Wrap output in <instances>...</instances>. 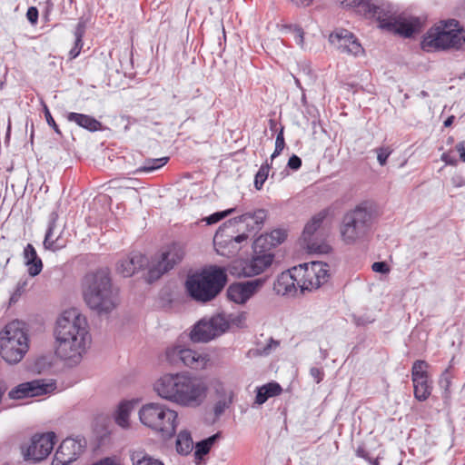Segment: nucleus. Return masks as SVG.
<instances>
[{
  "label": "nucleus",
  "mask_w": 465,
  "mask_h": 465,
  "mask_svg": "<svg viewBox=\"0 0 465 465\" xmlns=\"http://www.w3.org/2000/svg\"><path fill=\"white\" fill-rule=\"evenodd\" d=\"M421 27L422 22L420 17L399 15L392 22L384 23L382 30L404 38H411L420 33Z\"/></svg>",
  "instance_id": "nucleus-16"
},
{
  "label": "nucleus",
  "mask_w": 465,
  "mask_h": 465,
  "mask_svg": "<svg viewBox=\"0 0 465 465\" xmlns=\"http://www.w3.org/2000/svg\"><path fill=\"white\" fill-rule=\"evenodd\" d=\"M328 214L329 211L327 209H323L313 215L305 224L302 237L310 251L320 253H327L331 251L330 245L318 244L313 241L315 233L320 230Z\"/></svg>",
  "instance_id": "nucleus-17"
},
{
  "label": "nucleus",
  "mask_w": 465,
  "mask_h": 465,
  "mask_svg": "<svg viewBox=\"0 0 465 465\" xmlns=\"http://www.w3.org/2000/svg\"><path fill=\"white\" fill-rule=\"evenodd\" d=\"M440 387L444 391L447 395L450 394V388L451 385V374L449 369H446L440 377L439 381Z\"/></svg>",
  "instance_id": "nucleus-46"
},
{
  "label": "nucleus",
  "mask_w": 465,
  "mask_h": 465,
  "mask_svg": "<svg viewBox=\"0 0 465 465\" xmlns=\"http://www.w3.org/2000/svg\"><path fill=\"white\" fill-rule=\"evenodd\" d=\"M463 32L458 20H440L423 35L420 47L428 53L461 50L465 47Z\"/></svg>",
  "instance_id": "nucleus-5"
},
{
  "label": "nucleus",
  "mask_w": 465,
  "mask_h": 465,
  "mask_svg": "<svg viewBox=\"0 0 465 465\" xmlns=\"http://www.w3.org/2000/svg\"><path fill=\"white\" fill-rule=\"evenodd\" d=\"M169 161V157L161 158H148L145 159L143 163L138 167L134 173L138 174L141 173H152L161 167L164 166Z\"/></svg>",
  "instance_id": "nucleus-33"
},
{
  "label": "nucleus",
  "mask_w": 465,
  "mask_h": 465,
  "mask_svg": "<svg viewBox=\"0 0 465 465\" xmlns=\"http://www.w3.org/2000/svg\"><path fill=\"white\" fill-rule=\"evenodd\" d=\"M301 268H305L306 277L309 279V284L303 286L305 289H318L322 285L328 282L331 274L329 273V265L322 262H312L311 265L312 272L313 273V277H311V272L308 269V264L304 263L303 265H300Z\"/></svg>",
  "instance_id": "nucleus-21"
},
{
  "label": "nucleus",
  "mask_w": 465,
  "mask_h": 465,
  "mask_svg": "<svg viewBox=\"0 0 465 465\" xmlns=\"http://www.w3.org/2000/svg\"><path fill=\"white\" fill-rule=\"evenodd\" d=\"M55 354L68 364H77L85 351L87 322L76 312H65L56 321L54 329Z\"/></svg>",
  "instance_id": "nucleus-1"
},
{
  "label": "nucleus",
  "mask_w": 465,
  "mask_h": 465,
  "mask_svg": "<svg viewBox=\"0 0 465 465\" xmlns=\"http://www.w3.org/2000/svg\"><path fill=\"white\" fill-rule=\"evenodd\" d=\"M294 32H295V38H296L297 44L302 45L303 44V35H304L302 28L298 25H295Z\"/></svg>",
  "instance_id": "nucleus-56"
},
{
  "label": "nucleus",
  "mask_w": 465,
  "mask_h": 465,
  "mask_svg": "<svg viewBox=\"0 0 465 465\" xmlns=\"http://www.w3.org/2000/svg\"><path fill=\"white\" fill-rule=\"evenodd\" d=\"M157 395L182 407H199L206 398V383L187 373H166L153 384Z\"/></svg>",
  "instance_id": "nucleus-2"
},
{
  "label": "nucleus",
  "mask_w": 465,
  "mask_h": 465,
  "mask_svg": "<svg viewBox=\"0 0 465 465\" xmlns=\"http://www.w3.org/2000/svg\"><path fill=\"white\" fill-rule=\"evenodd\" d=\"M429 364L426 361L423 360H416L411 367V380L414 381H421L429 379L428 374Z\"/></svg>",
  "instance_id": "nucleus-37"
},
{
  "label": "nucleus",
  "mask_w": 465,
  "mask_h": 465,
  "mask_svg": "<svg viewBox=\"0 0 465 465\" xmlns=\"http://www.w3.org/2000/svg\"><path fill=\"white\" fill-rule=\"evenodd\" d=\"M248 238V233H237L232 229L220 226L213 237V245L218 254L231 257L238 253Z\"/></svg>",
  "instance_id": "nucleus-11"
},
{
  "label": "nucleus",
  "mask_w": 465,
  "mask_h": 465,
  "mask_svg": "<svg viewBox=\"0 0 465 465\" xmlns=\"http://www.w3.org/2000/svg\"><path fill=\"white\" fill-rule=\"evenodd\" d=\"M66 119L68 122L74 123L79 127L92 133L104 129L100 121L88 114L70 112L66 114Z\"/></svg>",
  "instance_id": "nucleus-25"
},
{
  "label": "nucleus",
  "mask_w": 465,
  "mask_h": 465,
  "mask_svg": "<svg viewBox=\"0 0 465 465\" xmlns=\"http://www.w3.org/2000/svg\"><path fill=\"white\" fill-rule=\"evenodd\" d=\"M222 433L220 431L213 434L195 443L194 458L195 460H202L207 455L212 447L221 439Z\"/></svg>",
  "instance_id": "nucleus-29"
},
{
  "label": "nucleus",
  "mask_w": 465,
  "mask_h": 465,
  "mask_svg": "<svg viewBox=\"0 0 465 465\" xmlns=\"http://www.w3.org/2000/svg\"><path fill=\"white\" fill-rule=\"evenodd\" d=\"M356 455L360 458L367 460L371 465H379L378 459H374L371 456L370 452L362 447H359L356 450Z\"/></svg>",
  "instance_id": "nucleus-49"
},
{
  "label": "nucleus",
  "mask_w": 465,
  "mask_h": 465,
  "mask_svg": "<svg viewBox=\"0 0 465 465\" xmlns=\"http://www.w3.org/2000/svg\"><path fill=\"white\" fill-rule=\"evenodd\" d=\"M413 389H414V397L419 401H426L431 394L432 385L431 382L427 380L421 381H414Z\"/></svg>",
  "instance_id": "nucleus-32"
},
{
  "label": "nucleus",
  "mask_w": 465,
  "mask_h": 465,
  "mask_svg": "<svg viewBox=\"0 0 465 465\" xmlns=\"http://www.w3.org/2000/svg\"><path fill=\"white\" fill-rule=\"evenodd\" d=\"M193 441L191 433L187 430L181 431L176 439V451L181 455H188L192 452Z\"/></svg>",
  "instance_id": "nucleus-31"
},
{
  "label": "nucleus",
  "mask_w": 465,
  "mask_h": 465,
  "mask_svg": "<svg viewBox=\"0 0 465 465\" xmlns=\"http://www.w3.org/2000/svg\"><path fill=\"white\" fill-rule=\"evenodd\" d=\"M375 213L374 204L363 201L354 209L348 211L341 223V236L346 244H353L364 238L371 228Z\"/></svg>",
  "instance_id": "nucleus-6"
},
{
  "label": "nucleus",
  "mask_w": 465,
  "mask_h": 465,
  "mask_svg": "<svg viewBox=\"0 0 465 465\" xmlns=\"http://www.w3.org/2000/svg\"><path fill=\"white\" fill-rule=\"evenodd\" d=\"M210 361L207 354L199 353L189 348H184L183 365L193 370L204 369Z\"/></svg>",
  "instance_id": "nucleus-26"
},
{
  "label": "nucleus",
  "mask_w": 465,
  "mask_h": 465,
  "mask_svg": "<svg viewBox=\"0 0 465 465\" xmlns=\"http://www.w3.org/2000/svg\"><path fill=\"white\" fill-rule=\"evenodd\" d=\"M27 392L28 391L25 390V383H21L15 386L14 389H12L9 391L8 396L10 399L19 400L28 398Z\"/></svg>",
  "instance_id": "nucleus-47"
},
{
  "label": "nucleus",
  "mask_w": 465,
  "mask_h": 465,
  "mask_svg": "<svg viewBox=\"0 0 465 465\" xmlns=\"http://www.w3.org/2000/svg\"><path fill=\"white\" fill-rule=\"evenodd\" d=\"M267 218V211L257 209L254 212L245 213L237 217L227 220L222 226L227 229H232L237 233H257L262 227Z\"/></svg>",
  "instance_id": "nucleus-12"
},
{
  "label": "nucleus",
  "mask_w": 465,
  "mask_h": 465,
  "mask_svg": "<svg viewBox=\"0 0 465 465\" xmlns=\"http://www.w3.org/2000/svg\"><path fill=\"white\" fill-rule=\"evenodd\" d=\"M329 42L341 53L358 54L361 45L355 35L347 29H338L329 36Z\"/></svg>",
  "instance_id": "nucleus-18"
},
{
  "label": "nucleus",
  "mask_w": 465,
  "mask_h": 465,
  "mask_svg": "<svg viewBox=\"0 0 465 465\" xmlns=\"http://www.w3.org/2000/svg\"><path fill=\"white\" fill-rule=\"evenodd\" d=\"M45 358H39L36 360L35 361V368L37 370L38 372H41V367L42 365H45Z\"/></svg>",
  "instance_id": "nucleus-64"
},
{
  "label": "nucleus",
  "mask_w": 465,
  "mask_h": 465,
  "mask_svg": "<svg viewBox=\"0 0 465 465\" xmlns=\"http://www.w3.org/2000/svg\"><path fill=\"white\" fill-rule=\"evenodd\" d=\"M283 133H284V127L281 126V128L277 134V136H276L274 152L272 153V155L270 157L271 162H272L276 157H278L282 153V150L285 147V140H284Z\"/></svg>",
  "instance_id": "nucleus-41"
},
{
  "label": "nucleus",
  "mask_w": 465,
  "mask_h": 465,
  "mask_svg": "<svg viewBox=\"0 0 465 465\" xmlns=\"http://www.w3.org/2000/svg\"><path fill=\"white\" fill-rule=\"evenodd\" d=\"M82 293L86 305L93 311L108 313L116 307L117 291L114 289L107 267L90 271L82 279Z\"/></svg>",
  "instance_id": "nucleus-3"
},
{
  "label": "nucleus",
  "mask_w": 465,
  "mask_h": 465,
  "mask_svg": "<svg viewBox=\"0 0 465 465\" xmlns=\"http://www.w3.org/2000/svg\"><path fill=\"white\" fill-rule=\"evenodd\" d=\"M19 321H14L0 331V355L9 364L18 363L28 351V336Z\"/></svg>",
  "instance_id": "nucleus-8"
},
{
  "label": "nucleus",
  "mask_w": 465,
  "mask_h": 465,
  "mask_svg": "<svg viewBox=\"0 0 465 465\" xmlns=\"http://www.w3.org/2000/svg\"><path fill=\"white\" fill-rule=\"evenodd\" d=\"M310 374L314 379L316 383H320L324 377L323 371L318 367H312L310 370Z\"/></svg>",
  "instance_id": "nucleus-53"
},
{
  "label": "nucleus",
  "mask_w": 465,
  "mask_h": 465,
  "mask_svg": "<svg viewBox=\"0 0 465 465\" xmlns=\"http://www.w3.org/2000/svg\"><path fill=\"white\" fill-rule=\"evenodd\" d=\"M270 237L266 234L260 235L256 238L252 243V249L254 253H273L272 250L275 248L272 245Z\"/></svg>",
  "instance_id": "nucleus-36"
},
{
  "label": "nucleus",
  "mask_w": 465,
  "mask_h": 465,
  "mask_svg": "<svg viewBox=\"0 0 465 465\" xmlns=\"http://www.w3.org/2000/svg\"><path fill=\"white\" fill-rule=\"evenodd\" d=\"M373 322H374V319L371 318L370 316L354 317V323L357 326H365L370 323H372Z\"/></svg>",
  "instance_id": "nucleus-54"
},
{
  "label": "nucleus",
  "mask_w": 465,
  "mask_h": 465,
  "mask_svg": "<svg viewBox=\"0 0 465 465\" xmlns=\"http://www.w3.org/2000/svg\"><path fill=\"white\" fill-rule=\"evenodd\" d=\"M85 29H86L85 23L81 20L76 25L74 32V37H75L74 45V46L75 48L78 47V50H80V51L82 50V47H83V37H84V35L85 34Z\"/></svg>",
  "instance_id": "nucleus-42"
},
{
  "label": "nucleus",
  "mask_w": 465,
  "mask_h": 465,
  "mask_svg": "<svg viewBox=\"0 0 465 465\" xmlns=\"http://www.w3.org/2000/svg\"><path fill=\"white\" fill-rule=\"evenodd\" d=\"M43 112L45 114V118L46 120L47 124L54 130V132L59 135V137H63L62 131L60 130L58 124L54 121V117L51 114V112L47 105L44 104Z\"/></svg>",
  "instance_id": "nucleus-44"
},
{
  "label": "nucleus",
  "mask_w": 465,
  "mask_h": 465,
  "mask_svg": "<svg viewBox=\"0 0 465 465\" xmlns=\"http://www.w3.org/2000/svg\"><path fill=\"white\" fill-rule=\"evenodd\" d=\"M23 257L25 260V265L27 267L28 274L31 277L39 275L43 270L44 264L33 244H26L24 248Z\"/></svg>",
  "instance_id": "nucleus-24"
},
{
  "label": "nucleus",
  "mask_w": 465,
  "mask_h": 465,
  "mask_svg": "<svg viewBox=\"0 0 465 465\" xmlns=\"http://www.w3.org/2000/svg\"><path fill=\"white\" fill-rule=\"evenodd\" d=\"M266 278H257L242 282H234L229 285L226 291L228 300L237 304H244L265 283Z\"/></svg>",
  "instance_id": "nucleus-15"
},
{
  "label": "nucleus",
  "mask_w": 465,
  "mask_h": 465,
  "mask_svg": "<svg viewBox=\"0 0 465 465\" xmlns=\"http://www.w3.org/2000/svg\"><path fill=\"white\" fill-rule=\"evenodd\" d=\"M134 406L131 401H123L115 411L114 420L117 425L126 429L129 427V417Z\"/></svg>",
  "instance_id": "nucleus-30"
},
{
  "label": "nucleus",
  "mask_w": 465,
  "mask_h": 465,
  "mask_svg": "<svg viewBox=\"0 0 465 465\" xmlns=\"http://www.w3.org/2000/svg\"><path fill=\"white\" fill-rule=\"evenodd\" d=\"M54 8V3L52 0H46L45 2V15H47Z\"/></svg>",
  "instance_id": "nucleus-63"
},
{
  "label": "nucleus",
  "mask_w": 465,
  "mask_h": 465,
  "mask_svg": "<svg viewBox=\"0 0 465 465\" xmlns=\"http://www.w3.org/2000/svg\"><path fill=\"white\" fill-rule=\"evenodd\" d=\"M302 159L298 155L292 154L288 160L287 167L292 171H298L302 166Z\"/></svg>",
  "instance_id": "nucleus-51"
},
{
  "label": "nucleus",
  "mask_w": 465,
  "mask_h": 465,
  "mask_svg": "<svg viewBox=\"0 0 465 465\" xmlns=\"http://www.w3.org/2000/svg\"><path fill=\"white\" fill-rule=\"evenodd\" d=\"M227 282L226 270L218 265H211L188 275L185 289L192 300L204 304L214 300Z\"/></svg>",
  "instance_id": "nucleus-4"
},
{
  "label": "nucleus",
  "mask_w": 465,
  "mask_h": 465,
  "mask_svg": "<svg viewBox=\"0 0 465 465\" xmlns=\"http://www.w3.org/2000/svg\"><path fill=\"white\" fill-rule=\"evenodd\" d=\"M456 150L460 153V159L465 162V141L460 142L456 144Z\"/></svg>",
  "instance_id": "nucleus-57"
},
{
  "label": "nucleus",
  "mask_w": 465,
  "mask_h": 465,
  "mask_svg": "<svg viewBox=\"0 0 465 465\" xmlns=\"http://www.w3.org/2000/svg\"><path fill=\"white\" fill-rule=\"evenodd\" d=\"M80 50H78V47L75 48L74 46H73V48L69 51V59L70 60H73L74 58H76L79 54H80Z\"/></svg>",
  "instance_id": "nucleus-62"
},
{
  "label": "nucleus",
  "mask_w": 465,
  "mask_h": 465,
  "mask_svg": "<svg viewBox=\"0 0 465 465\" xmlns=\"http://www.w3.org/2000/svg\"><path fill=\"white\" fill-rule=\"evenodd\" d=\"M377 160L379 163L383 166L387 163L388 158L390 157L391 153V150H390L388 147H380L377 150Z\"/></svg>",
  "instance_id": "nucleus-48"
},
{
  "label": "nucleus",
  "mask_w": 465,
  "mask_h": 465,
  "mask_svg": "<svg viewBox=\"0 0 465 465\" xmlns=\"http://www.w3.org/2000/svg\"><path fill=\"white\" fill-rule=\"evenodd\" d=\"M231 322H235V320L227 319L224 313H218L210 319L203 318L193 325L190 339L193 342H208L224 333Z\"/></svg>",
  "instance_id": "nucleus-10"
},
{
  "label": "nucleus",
  "mask_w": 465,
  "mask_h": 465,
  "mask_svg": "<svg viewBox=\"0 0 465 465\" xmlns=\"http://www.w3.org/2000/svg\"><path fill=\"white\" fill-rule=\"evenodd\" d=\"M226 409V402L223 401H219L214 404L213 412L216 417L221 416Z\"/></svg>",
  "instance_id": "nucleus-55"
},
{
  "label": "nucleus",
  "mask_w": 465,
  "mask_h": 465,
  "mask_svg": "<svg viewBox=\"0 0 465 465\" xmlns=\"http://www.w3.org/2000/svg\"><path fill=\"white\" fill-rule=\"evenodd\" d=\"M26 286H27V280L26 279H24V280L21 279L17 282L15 290L14 291V292L12 293V295L10 297V300H9V303L10 304H13V303H15V302H18L19 298L24 293Z\"/></svg>",
  "instance_id": "nucleus-45"
},
{
  "label": "nucleus",
  "mask_w": 465,
  "mask_h": 465,
  "mask_svg": "<svg viewBox=\"0 0 465 465\" xmlns=\"http://www.w3.org/2000/svg\"><path fill=\"white\" fill-rule=\"evenodd\" d=\"M282 391V388L276 381H271L262 386L257 387L255 391V401L252 407H254V405L263 404L269 398L278 396Z\"/></svg>",
  "instance_id": "nucleus-27"
},
{
  "label": "nucleus",
  "mask_w": 465,
  "mask_h": 465,
  "mask_svg": "<svg viewBox=\"0 0 465 465\" xmlns=\"http://www.w3.org/2000/svg\"><path fill=\"white\" fill-rule=\"evenodd\" d=\"M24 383H25V390L28 391L27 396L28 397H34V388H33L32 381H27V382H24Z\"/></svg>",
  "instance_id": "nucleus-61"
},
{
  "label": "nucleus",
  "mask_w": 465,
  "mask_h": 465,
  "mask_svg": "<svg viewBox=\"0 0 465 465\" xmlns=\"http://www.w3.org/2000/svg\"><path fill=\"white\" fill-rule=\"evenodd\" d=\"M58 220V213L56 211L51 212L49 214L48 227L45 232V240H44V247L46 250H50L52 252H56L62 250L65 247L66 242L64 240L61 238V236H57L55 239H53L54 230L56 226V222Z\"/></svg>",
  "instance_id": "nucleus-23"
},
{
  "label": "nucleus",
  "mask_w": 465,
  "mask_h": 465,
  "mask_svg": "<svg viewBox=\"0 0 465 465\" xmlns=\"http://www.w3.org/2000/svg\"><path fill=\"white\" fill-rule=\"evenodd\" d=\"M267 235L270 237L271 242H272V245L276 247L285 241L287 232L283 229H275L267 233Z\"/></svg>",
  "instance_id": "nucleus-43"
},
{
  "label": "nucleus",
  "mask_w": 465,
  "mask_h": 465,
  "mask_svg": "<svg viewBox=\"0 0 465 465\" xmlns=\"http://www.w3.org/2000/svg\"><path fill=\"white\" fill-rule=\"evenodd\" d=\"M82 452L83 446L74 439L67 438L61 442L54 457L64 462H74Z\"/></svg>",
  "instance_id": "nucleus-22"
},
{
  "label": "nucleus",
  "mask_w": 465,
  "mask_h": 465,
  "mask_svg": "<svg viewBox=\"0 0 465 465\" xmlns=\"http://www.w3.org/2000/svg\"><path fill=\"white\" fill-rule=\"evenodd\" d=\"M133 465H164L160 460L154 459L144 450L134 451L131 454Z\"/></svg>",
  "instance_id": "nucleus-34"
},
{
  "label": "nucleus",
  "mask_w": 465,
  "mask_h": 465,
  "mask_svg": "<svg viewBox=\"0 0 465 465\" xmlns=\"http://www.w3.org/2000/svg\"><path fill=\"white\" fill-rule=\"evenodd\" d=\"M184 257L183 248L178 243H172L164 248L155 264L148 270V280L153 282L172 270Z\"/></svg>",
  "instance_id": "nucleus-13"
},
{
  "label": "nucleus",
  "mask_w": 465,
  "mask_h": 465,
  "mask_svg": "<svg viewBox=\"0 0 465 465\" xmlns=\"http://www.w3.org/2000/svg\"><path fill=\"white\" fill-rule=\"evenodd\" d=\"M148 262V258L145 255L138 252H132L117 262L116 270L124 277H130L135 272L146 267Z\"/></svg>",
  "instance_id": "nucleus-20"
},
{
  "label": "nucleus",
  "mask_w": 465,
  "mask_h": 465,
  "mask_svg": "<svg viewBox=\"0 0 465 465\" xmlns=\"http://www.w3.org/2000/svg\"><path fill=\"white\" fill-rule=\"evenodd\" d=\"M451 183L455 187H462L465 185V179L460 175H456L451 178Z\"/></svg>",
  "instance_id": "nucleus-58"
},
{
  "label": "nucleus",
  "mask_w": 465,
  "mask_h": 465,
  "mask_svg": "<svg viewBox=\"0 0 465 465\" xmlns=\"http://www.w3.org/2000/svg\"><path fill=\"white\" fill-rule=\"evenodd\" d=\"M273 258L274 253H254L252 259L242 262L240 275L252 277L262 273L272 264Z\"/></svg>",
  "instance_id": "nucleus-19"
},
{
  "label": "nucleus",
  "mask_w": 465,
  "mask_h": 465,
  "mask_svg": "<svg viewBox=\"0 0 465 465\" xmlns=\"http://www.w3.org/2000/svg\"><path fill=\"white\" fill-rule=\"evenodd\" d=\"M178 414L164 404L150 402L142 406L139 411L141 422L159 434L163 440L174 436L177 427Z\"/></svg>",
  "instance_id": "nucleus-7"
},
{
  "label": "nucleus",
  "mask_w": 465,
  "mask_h": 465,
  "mask_svg": "<svg viewBox=\"0 0 465 465\" xmlns=\"http://www.w3.org/2000/svg\"><path fill=\"white\" fill-rule=\"evenodd\" d=\"M295 281L291 271L283 272L277 277L273 290L277 294H288L295 289Z\"/></svg>",
  "instance_id": "nucleus-28"
},
{
  "label": "nucleus",
  "mask_w": 465,
  "mask_h": 465,
  "mask_svg": "<svg viewBox=\"0 0 465 465\" xmlns=\"http://www.w3.org/2000/svg\"><path fill=\"white\" fill-rule=\"evenodd\" d=\"M279 345V342L273 340L272 338L270 339L269 343L264 347L263 352L268 354L270 351L272 350V346L276 347Z\"/></svg>",
  "instance_id": "nucleus-59"
},
{
  "label": "nucleus",
  "mask_w": 465,
  "mask_h": 465,
  "mask_svg": "<svg viewBox=\"0 0 465 465\" xmlns=\"http://www.w3.org/2000/svg\"><path fill=\"white\" fill-rule=\"evenodd\" d=\"M38 9L35 6H30L26 12V18L32 25H35L38 21Z\"/></svg>",
  "instance_id": "nucleus-52"
},
{
  "label": "nucleus",
  "mask_w": 465,
  "mask_h": 465,
  "mask_svg": "<svg viewBox=\"0 0 465 465\" xmlns=\"http://www.w3.org/2000/svg\"><path fill=\"white\" fill-rule=\"evenodd\" d=\"M34 388V397L45 395L54 389V383H45L42 380L32 381Z\"/></svg>",
  "instance_id": "nucleus-39"
},
{
  "label": "nucleus",
  "mask_w": 465,
  "mask_h": 465,
  "mask_svg": "<svg viewBox=\"0 0 465 465\" xmlns=\"http://www.w3.org/2000/svg\"><path fill=\"white\" fill-rule=\"evenodd\" d=\"M441 160L444 161L447 164H451V165H454L457 163L456 159L451 158L450 155L446 153H444L441 155Z\"/></svg>",
  "instance_id": "nucleus-60"
},
{
  "label": "nucleus",
  "mask_w": 465,
  "mask_h": 465,
  "mask_svg": "<svg viewBox=\"0 0 465 465\" xmlns=\"http://www.w3.org/2000/svg\"><path fill=\"white\" fill-rule=\"evenodd\" d=\"M272 163V162L269 163L268 161H266L264 163L261 165L260 169L256 173L253 182L256 190L260 191L262 189V186L269 176Z\"/></svg>",
  "instance_id": "nucleus-38"
},
{
  "label": "nucleus",
  "mask_w": 465,
  "mask_h": 465,
  "mask_svg": "<svg viewBox=\"0 0 465 465\" xmlns=\"http://www.w3.org/2000/svg\"><path fill=\"white\" fill-rule=\"evenodd\" d=\"M341 5L366 18L376 17L382 30L384 23H391L397 17L398 10L385 0H341Z\"/></svg>",
  "instance_id": "nucleus-9"
},
{
  "label": "nucleus",
  "mask_w": 465,
  "mask_h": 465,
  "mask_svg": "<svg viewBox=\"0 0 465 465\" xmlns=\"http://www.w3.org/2000/svg\"><path fill=\"white\" fill-rule=\"evenodd\" d=\"M184 346L175 344L168 347L165 351L166 361L172 365L183 364Z\"/></svg>",
  "instance_id": "nucleus-35"
},
{
  "label": "nucleus",
  "mask_w": 465,
  "mask_h": 465,
  "mask_svg": "<svg viewBox=\"0 0 465 465\" xmlns=\"http://www.w3.org/2000/svg\"><path fill=\"white\" fill-rule=\"evenodd\" d=\"M371 269L375 272L386 274L390 272V267L386 262H375L371 265Z\"/></svg>",
  "instance_id": "nucleus-50"
},
{
  "label": "nucleus",
  "mask_w": 465,
  "mask_h": 465,
  "mask_svg": "<svg viewBox=\"0 0 465 465\" xmlns=\"http://www.w3.org/2000/svg\"><path fill=\"white\" fill-rule=\"evenodd\" d=\"M56 435L53 431L35 434L30 444L25 448L22 446V452L25 460L41 461L52 451L55 443Z\"/></svg>",
  "instance_id": "nucleus-14"
},
{
  "label": "nucleus",
  "mask_w": 465,
  "mask_h": 465,
  "mask_svg": "<svg viewBox=\"0 0 465 465\" xmlns=\"http://www.w3.org/2000/svg\"><path fill=\"white\" fill-rule=\"evenodd\" d=\"M236 211H237V208L233 207V208H230V209H227V210H224V211L216 212V213H213L211 215L207 216L204 219V221L209 225L215 224L218 222H220L221 220H223L225 217H227L228 215L236 213Z\"/></svg>",
  "instance_id": "nucleus-40"
}]
</instances>
